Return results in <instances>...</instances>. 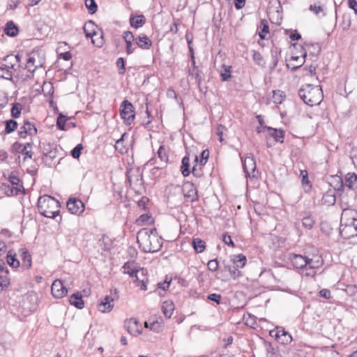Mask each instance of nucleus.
<instances>
[{
  "label": "nucleus",
  "instance_id": "obj_1",
  "mask_svg": "<svg viewBox=\"0 0 357 357\" xmlns=\"http://www.w3.org/2000/svg\"><path fill=\"white\" fill-rule=\"evenodd\" d=\"M137 243L142 247L144 252H156L162 246V238L158 236L155 228L140 229L137 236Z\"/></svg>",
  "mask_w": 357,
  "mask_h": 357
},
{
  "label": "nucleus",
  "instance_id": "obj_2",
  "mask_svg": "<svg viewBox=\"0 0 357 357\" xmlns=\"http://www.w3.org/2000/svg\"><path fill=\"white\" fill-rule=\"evenodd\" d=\"M340 233L344 238L357 236V211L349 208H343Z\"/></svg>",
  "mask_w": 357,
  "mask_h": 357
},
{
  "label": "nucleus",
  "instance_id": "obj_3",
  "mask_svg": "<svg viewBox=\"0 0 357 357\" xmlns=\"http://www.w3.org/2000/svg\"><path fill=\"white\" fill-rule=\"evenodd\" d=\"M298 96L307 105H318L323 100V91L319 86L307 84L298 90Z\"/></svg>",
  "mask_w": 357,
  "mask_h": 357
},
{
  "label": "nucleus",
  "instance_id": "obj_4",
  "mask_svg": "<svg viewBox=\"0 0 357 357\" xmlns=\"http://www.w3.org/2000/svg\"><path fill=\"white\" fill-rule=\"evenodd\" d=\"M38 208L42 215L50 218H54L60 212L59 201L47 195L38 198Z\"/></svg>",
  "mask_w": 357,
  "mask_h": 357
},
{
  "label": "nucleus",
  "instance_id": "obj_5",
  "mask_svg": "<svg viewBox=\"0 0 357 357\" xmlns=\"http://www.w3.org/2000/svg\"><path fill=\"white\" fill-rule=\"evenodd\" d=\"M127 181L135 193L141 195L144 189L142 175L138 170L127 172Z\"/></svg>",
  "mask_w": 357,
  "mask_h": 357
},
{
  "label": "nucleus",
  "instance_id": "obj_6",
  "mask_svg": "<svg viewBox=\"0 0 357 357\" xmlns=\"http://www.w3.org/2000/svg\"><path fill=\"white\" fill-rule=\"evenodd\" d=\"M120 116L126 125H130L135 117V109L128 100H123L120 106Z\"/></svg>",
  "mask_w": 357,
  "mask_h": 357
},
{
  "label": "nucleus",
  "instance_id": "obj_7",
  "mask_svg": "<svg viewBox=\"0 0 357 357\" xmlns=\"http://www.w3.org/2000/svg\"><path fill=\"white\" fill-rule=\"evenodd\" d=\"M128 274L132 278L135 280L134 282H137V286H140V289L146 291L147 289L146 282H148V278L146 277L147 271L143 268L137 269V270H131V271H128Z\"/></svg>",
  "mask_w": 357,
  "mask_h": 357
},
{
  "label": "nucleus",
  "instance_id": "obj_8",
  "mask_svg": "<svg viewBox=\"0 0 357 357\" xmlns=\"http://www.w3.org/2000/svg\"><path fill=\"white\" fill-rule=\"evenodd\" d=\"M96 24L92 21L87 22L84 26V31L86 38H91L92 43L96 45L97 47H101L103 45V37L101 36L97 41L93 38V37L97 36L96 32L95 31Z\"/></svg>",
  "mask_w": 357,
  "mask_h": 357
},
{
  "label": "nucleus",
  "instance_id": "obj_9",
  "mask_svg": "<svg viewBox=\"0 0 357 357\" xmlns=\"http://www.w3.org/2000/svg\"><path fill=\"white\" fill-rule=\"evenodd\" d=\"M43 67V61L40 59L39 53L33 51L28 54L26 68L28 71L33 73L37 68Z\"/></svg>",
  "mask_w": 357,
  "mask_h": 357
},
{
  "label": "nucleus",
  "instance_id": "obj_10",
  "mask_svg": "<svg viewBox=\"0 0 357 357\" xmlns=\"http://www.w3.org/2000/svg\"><path fill=\"white\" fill-rule=\"evenodd\" d=\"M118 298L117 290L114 289V295L105 296L98 305L100 312L105 313L112 311L114 307V301Z\"/></svg>",
  "mask_w": 357,
  "mask_h": 357
},
{
  "label": "nucleus",
  "instance_id": "obj_11",
  "mask_svg": "<svg viewBox=\"0 0 357 357\" xmlns=\"http://www.w3.org/2000/svg\"><path fill=\"white\" fill-rule=\"evenodd\" d=\"M66 206L70 213L78 215H81L85 208L84 203L77 198H70Z\"/></svg>",
  "mask_w": 357,
  "mask_h": 357
},
{
  "label": "nucleus",
  "instance_id": "obj_12",
  "mask_svg": "<svg viewBox=\"0 0 357 357\" xmlns=\"http://www.w3.org/2000/svg\"><path fill=\"white\" fill-rule=\"evenodd\" d=\"M243 162V167L246 176L255 177L256 162L253 156H247Z\"/></svg>",
  "mask_w": 357,
  "mask_h": 357
},
{
  "label": "nucleus",
  "instance_id": "obj_13",
  "mask_svg": "<svg viewBox=\"0 0 357 357\" xmlns=\"http://www.w3.org/2000/svg\"><path fill=\"white\" fill-rule=\"evenodd\" d=\"M51 291L54 297L61 298L67 294L68 289L61 280H56L52 284Z\"/></svg>",
  "mask_w": 357,
  "mask_h": 357
},
{
  "label": "nucleus",
  "instance_id": "obj_14",
  "mask_svg": "<svg viewBox=\"0 0 357 357\" xmlns=\"http://www.w3.org/2000/svg\"><path fill=\"white\" fill-rule=\"evenodd\" d=\"M37 134V129L33 124L29 121H24V125L18 131V135L21 138H25L26 135L34 136Z\"/></svg>",
  "mask_w": 357,
  "mask_h": 357
},
{
  "label": "nucleus",
  "instance_id": "obj_15",
  "mask_svg": "<svg viewBox=\"0 0 357 357\" xmlns=\"http://www.w3.org/2000/svg\"><path fill=\"white\" fill-rule=\"evenodd\" d=\"M307 258L301 255L290 254L289 260L296 268H303L307 265Z\"/></svg>",
  "mask_w": 357,
  "mask_h": 357
},
{
  "label": "nucleus",
  "instance_id": "obj_16",
  "mask_svg": "<svg viewBox=\"0 0 357 357\" xmlns=\"http://www.w3.org/2000/svg\"><path fill=\"white\" fill-rule=\"evenodd\" d=\"M183 195L188 198L190 202H194L197 199V190L194 188L193 184L186 183L183 187Z\"/></svg>",
  "mask_w": 357,
  "mask_h": 357
},
{
  "label": "nucleus",
  "instance_id": "obj_17",
  "mask_svg": "<svg viewBox=\"0 0 357 357\" xmlns=\"http://www.w3.org/2000/svg\"><path fill=\"white\" fill-rule=\"evenodd\" d=\"M157 154L161 161L162 165L158 166V167H155L154 168H153L152 169L153 174H155V171H157L160 169H162L163 167H165L168 162V155L167 154V151H166V149L164 146H160L159 149L158 150Z\"/></svg>",
  "mask_w": 357,
  "mask_h": 357
},
{
  "label": "nucleus",
  "instance_id": "obj_18",
  "mask_svg": "<svg viewBox=\"0 0 357 357\" xmlns=\"http://www.w3.org/2000/svg\"><path fill=\"white\" fill-rule=\"evenodd\" d=\"M264 129L267 131V135L273 137L275 142H283L284 136V130L281 129L278 130L271 127H265Z\"/></svg>",
  "mask_w": 357,
  "mask_h": 357
},
{
  "label": "nucleus",
  "instance_id": "obj_19",
  "mask_svg": "<svg viewBox=\"0 0 357 357\" xmlns=\"http://www.w3.org/2000/svg\"><path fill=\"white\" fill-rule=\"evenodd\" d=\"M9 271L8 269H4L0 272V294L8 289L10 282L9 278Z\"/></svg>",
  "mask_w": 357,
  "mask_h": 357
},
{
  "label": "nucleus",
  "instance_id": "obj_20",
  "mask_svg": "<svg viewBox=\"0 0 357 357\" xmlns=\"http://www.w3.org/2000/svg\"><path fill=\"white\" fill-rule=\"evenodd\" d=\"M135 40L137 46L143 50H149L152 45L151 40L144 33L140 34Z\"/></svg>",
  "mask_w": 357,
  "mask_h": 357
},
{
  "label": "nucleus",
  "instance_id": "obj_21",
  "mask_svg": "<svg viewBox=\"0 0 357 357\" xmlns=\"http://www.w3.org/2000/svg\"><path fill=\"white\" fill-rule=\"evenodd\" d=\"M128 331L133 335H137L141 333L140 326L139 321L135 319H130L127 324Z\"/></svg>",
  "mask_w": 357,
  "mask_h": 357
},
{
  "label": "nucleus",
  "instance_id": "obj_22",
  "mask_svg": "<svg viewBox=\"0 0 357 357\" xmlns=\"http://www.w3.org/2000/svg\"><path fill=\"white\" fill-rule=\"evenodd\" d=\"M70 305H74L78 309H82L84 306L82 296L79 292L72 294L69 298Z\"/></svg>",
  "mask_w": 357,
  "mask_h": 357
},
{
  "label": "nucleus",
  "instance_id": "obj_23",
  "mask_svg": "<svg viewBox=\"0 0 357 357\" xmlns=\"http://www.w3.org/2000/svg\"><path fill=\"white\" fill-rule=\"evenodd\" d=\"M20 256L22 258V266L29 269L31 267V257L28 250L26 249L20 250Z\"/></svg>",
  "mask_w": 357,
  "mask_h": 357
},
{
  "label": "nucleus",
  "instance_id": "obj_24",
  "mask_svg": "<svg viewBox=\"0 0 357 357\" xmlns=\"http://www.w3.org/2000/svg\"><path fill=\"white\" fill-rule=\"evenodd\" d=\"M14 55L10 54L7 55L3 58V61L5 63H2L0 66H3L6 70H10V72L17 71V68L13 62Z\"/></svg>",
  "mask_w": 357,
  "mask_h": 357
},
{
  "label": "nucleus",
  "instance_id": "obj_25",
  "mask_svg": "<svg viewBox=\"0 0 357 357\" xmlns=\"http://www.w3.org/2000/svg\"><path fill=\"white\" fill-rule=\"evenodd\" d=\"M1 190L4 191L7 196L17 195L20 192H22L19 187L10 186L6 183H2Z\"/></svg>",
  "mask_w": 357,
  "mask_h": 357
},
{
  "label": "nucleus",
  "instance_id": "obj_26",
  "mask_svg": "<svg viewBox=\"0 0 357 357\" xmlns=\"http://www.w3.org/2000/svg\"><path fill=\"white\" fill-rule=\"evenodd\" d=\"M174 310V304L172 301H165L162 305V311L165 317L169 319Z\"/></svg>",
  "mask_w": 357,
  "mask_h": 357
},
{
  "label": "nucleus",
  "instance_id": "obj_27",
  "mask_svg": "<svg viewBox=\"0 0 357 357\" xmlns=\"http://www.w3.org/2000/svg\"><path fill=\"white\" fill-rule=\"evenodd\" d=\"M19 32L18 27L15 24L13 21H8L4 28V33L10 37H15Z\"/></svg>",
  "mask_w": 357,
  "mask_h": 357
},
{
  "label": "nucleus",
  "instance_id": "obj_28",
  "mask_svg": "<svg viewBox=\"0 0 357 357\" xmlns=\"http://www.w3.org/2000/svg\"><path fill=\"white\" fill-rule=\"evenodd\" d=\"M146 22L145 17L142 15H131L130 17V24L131 26L138 29L139 27H142Z\"/></svg>",
  "mask_w": 357,
  "mask_h": 357
},
{
  "label": "nucleus",
  "instance_id": "obj_29",
  "mask_svg": "<svg viewBox=\"0 0 357 357\" xmlns=\"http://www.w3.org/2000/svg\"><path fill=\"white\" fill-rule=\"evenodd\" d=\"M282 331L281 335H274L275 339L283 344H289L292 341L291 335L287 332L284 329H280Z\"/></svg>",
  "mask_w": 357,
  "mask_h": 357
},
{
  "label": "nucleus",
  "instance_id": "obj_30",
  "mask_svg": "<svg viewBox=\"0 0 357 357\" xmlns=\"http://www.w3.org/2000/svg\"><path fill=\"white\" fill-rule=\"evenodd\" d=\"M231 261H233L234 266L241 268L245 266L247 259L246 257L242 254L233 255L231 258Z\"/></svg>",
  "mask_w": 357,
  "mask_h": 357
},
{
  "label": "nucleus",
  "instance_id": "obj_31",
  "mask_svg": "<svg viewBox=\"0 0 357 357\" xmlns=\"http://www.w3.org/2000/svg\"><path fill=\"white\" fill-rule=\"evenodd\" d=\"M357 181V175L355 173H348L344 178V184L349 189H353Z\"/></svg>",
  "mask_w": 357,
  "mask_h": 357
},
{
  "label": "nucleus",
  "instance_id": "obj_32",
  "mask_svg": "<svg viewBox=\"0 0 357 357\" xmlns=\"http://www.w3.org/2000/svg\"><path fill=\"white\" fill-rule=\"evenodd\" d=\"M8 181L10 182L13 186L19 187L21 188L23 193H24V188L23 187L22 181L20 179V178L14 173L12 172L8 178Z\"/></svg>",
  "mask_w": 357,
  "mask_h": 357
},
{
  "label": "nucleus",
  "instance_id": "obj_33",
  "mask_svg": "<svg viewBox=\"0 0 357 357\" xmlns=\"http://www.w3.org/2000/svg\"><path fill=\"white\" fill-rule=\"evenodd\" d=\"M192 246L196 252L202 253L205 250L206 243L202 239L196 238L192 240Z\"/></svg>",
  "mask_w": 357,
  "mask_h": 357
},
{
  "label": "nucleus",
  "instance_id": "obj_34",
  "mask_svg": "<svg viewBox=\"0 0 357 357\" xmlns=\"http://www.w3.org/2000/svg\"><path fill=\"white\" fill-rule=\"evenodd\" d=\"M231 66L223 64L220 70L222 81H228L231 77Z\"/></svg>",
  "mask_w": 357,
  "mask_h": 357
},
{
  "label": "nucleus",
  "instance_id": "obj_35",
  "mask_svg": "<svg viewBox=\"0 0 357 357\" xmlns=\"http://www.w3.org/2000/svg\"><path fill=\"white\" fill-rule=\"evenodd\" d=\"M181 171L183 176H188L190 174V158L188 156L183 158Z\"/></svg>",
  "mask_w": 357,
  "mask_h": 357
},
{
  "label": "nucleus",
  "instance_id": "obj_36",
  "mask_svg": "<svg viewBox=\"0 0 357 357\" xmlns=\"http://www.w3.org/2000/svg\"><path fill=\"white\" fill-rule=\"evenodd\" d=\"M323 204L327 206H332L335 204L336 202L335 196L330 192L325 193L321 199Z\"/></svg>",
  "mask_w": 357,
  "mask_h": 357
},
{
  "label": "nucleus",
  "instance_id": "obj_37",
  "mask_svg": "<svg viewBox=\"0 0 357 357\" xmlns=\"http://www.w3.org/2000/svg\"><path fill=\"white\" fill-rule=\"evenodd\" d=\"M7 263L13 268L19 267L20 263V261L16 259L15 253L13 254L12 251H9L7 255Z\"/></svg>",
  "mask_w": 357,
  "mask_h": 357
},
{
  "label": "nucleus",
  "instance_id": "obj_38",
  "mask_svg": "<svg viewBox=\"0 0 357 357\" xmlns=\"http://www.w3.org/2000/svg\"><path fill=\"white\" fill-rule=\"evenodd\" d=\"M17 128V123L16 121L10 119L6 121L5 133L10 134L14 132Z\"/></svg>",
  "mask_w": 357,
  "mask_h": 357
},
{
  "label": "nucleus",
  "instance_id": "obj_39",
  "mask_svg": "<svg viewBox=\"0 0 357 357\" xmlns=\"http://www.w3.org/2000/svg\"><path fill=\"white\" fill-rule=\"evenodd\" d=\"M260 29H261V31L259 33V36L260 38L265 39L266 34L269 31L268 24L266 20H261Z\"/></svg>",
  "mask_w": 357,
  "mask_h": 357
},
{
  "label": "nucleus",
  "instance_id": "obj_40",
  "mask_svg": "<svg viewBox=\"0 0 357 357\" xmlns=\"http://www.w3.org/2000/svg\"><path fill=\"white\" fill-rule=\"evenodd\" d=\"M31 144L26 143L24 145L23 149L21 151L22 155H24V160H26L27 158H32L33 153L31 151Z\"/></svg>",
  "mask_w": 357,
  "mask_h": 357
},
{
  "label": "nucleus",
  "instance_id": "obj_41",
  "mask_svg": "<svg viewBox=\"0 0 357 357\" xmlns=\"http://www.w3.org/2000/svg\"><path fill=\"white\" fill-rule=\"evenodd\" d=\"M225 268L228 270L231 276L233 278V279L236 280L240 277L242 276V273L240 271H238L239 268H237L236 266H225Z\"/></svg>",
  "mask_w": 357,
  "mask_h": 357
},
{
  "label": "nucleus",
  "instance_id": "obj_42",
  "mask_svg": "<svg viewBox=\"0 0 357 357\" xmlns=\"http://www.w3.org/2000/svg\"><path fill=\"white\" fill-rule=\"evenodd\" d=\"M85 6L90 14H94L98 9L95 0H85Z\"/></svg>",
  "mask_w": 357,
  "mask_h": 357
},
{
  "label": "nucleus",
  "instance_id": "obj_43",
  "mask_svg": "<svg viewBox=\"0 0 357 357\" xmlns=\"http://www.w3.org/2000/svg\"><path fill=\"white\" fill-rule=\"evenodd\" d=\"M252 59L255 63L260 66H264L265 62L264 61L263 56L259 52L253 50L252 51Z\"/></svg>",
  "mask_w": 357,
  "mask_h": 357
},
{
  "label": "nucleus",
  "instance_id": "obj_44",
  "mask_svg": "<svg viewBox=\"0 0 357 357\" xmlns=\"http://www.w3.org/2000/svg\"><path fill=\"white\" fill-rule=\"evenodd\" d=\"M273 101L275 104H280L284 100L285 96L284 93L280 90L273 91Z\"/></svg>",
  "mask_w": 357,
  "mask_h": 357
},
{
  "label": "nucleus",
  "instance_id": "obj_45",
  "mask_svg": "<svg viewBox=\"0 0 357 357\" xmlns=\"http://www.w3.org/2000/svg\"><path fill=\"white\" fill-rule=\"evenodd\" d=\"M22 109V106L20 103L16 102L15 103L11 109V116L13 118H18L21 114V110Z\"/></svg>",
  "mask_w": 357,
  "mask_h": 357
},
{
  "label": "nucleus",
  "instance_id": "obj_46",
  "mask_svg": "<svg viewBox=\"0 0 357 357\" xmlns=\"http://www.w3.org/2000/svg\"><path fill=\"white\" fill-rule=\"evenodd\" d=\"M13 73L10 70H6L3 66H0V78L12 80Z\"/></svg>",
  "mask_w": 357,
  "mask_h": 357
},
{
  "label": "nucleus",
  "instance_id": "obj_47",
  "mask_svg": "<svg viewBox=\"0 0 357 357\" xmlns=\"http://www.w3.org/2000/svg\"><path fill=\"white\" fill-rule=\"evenodd\" d=\"M194 73L195 75V78L197 81V83L199 84H201L202 80L203 79V74L200 70H199L197 68H195V70H193L192 71L190 69L189 70V75L193 77Z\"/></svg>",
  "mask_w": 357,
  "mask_h": 357
},
{
  "label": "nucleus",
  "instance_id": "obj_48",
  "mask_svg": "<svg viewBox=\"0 0 357 357\" xmlns=\"http://www.w3.org/2000/svg\"><path fill=\"white\" fill-rule=\"evenodd\" d=\"M67 120H68V118L66 116H64L62 114H60L59 116H58L57 121H56V125H57L58 128H59L61 130H65V123Z\"/></svg>",
  "mask_w": 357,
  "mask_h": 357
},
{
  "label": "nucleus",
  "instance_id": "obj_49",
  "mask_svg": "<svg viewBox=\"0 0 357 357\" xmlns=\"http://www.w3.org/2000/svg\"><path fill=\"white\" fill-rule=\"evenodd\" d=\"M340 26L342 30L346 31L348 30L351 26V19L349 16L343 15L342 22L340 23Z\"/></svg>",
  "mask_w": 357,
  "mask_h": 357
},
{
  "label": "nucleus",
  "instance_id": "obj_50",
  "mask_svg": "<svg viewBox=\"0 0 357 357\" xmlns=\"http://www.w3.org/2000/svg\"><path fill=\"white\" fill-rule=\"evenodd\" d=\"M322 264V260L318 259L317 260H314L313 259L307 258V265L310 268L315 269L319 268Z\"/></svg>",
  "mask_w": 357,
  "mask_h": 357
},
{
  "label": "nucleus",
  "instance_id": "obj_51",
  "mask_svg": "<svg viewBox=\"0 0 357 357\" xmlns=\"http://www.w3.org/2000/svg\"><path fill=\"white\" fill-rule=\"evenodd\" d=\"M302 223L305 228L310 229L313 227L314 222L312 217L306 216L303 218Z\"/></svg>",
  "mask_w": 357,
  "mask_h": 357
},
{
  "label": "nucleus",
  "instance_id": "obj_52",
  "mask_svg": "<svg viewBox=\"0 0 357 357\" xmlns=\"http://www.w3.org/2000/svg\"><path fill=\"white\" fill-rule=\"evenodd\" d=\"M171 282L172 279L166 276L165 280L163 282L158 283V288L166 291L169 289Z\"/></svg>",
  "mask_w": 357,
  "mask_h": 357
},
{
  "label": "nucleus",
  "instance_id": "obj_53",
  "mask_svg": "<svg viewBox=\"0 0 357 357\" xmlns=\"http://www.w3.org/2000/svg\"><path fill=\"white\" fill-rule=\"evenodd\" d=\"M83 149V146L81 144H77L72 151H71V155L75 158L77 159L79 158L81 154V151Z\"/></svg>",
  "mask_w": 357,
  "mask_h": 357
},
{
  "label": "nucleus",
  "instance_id": "obj_54",
  "mask_svg": "<svg viewBox=\"0 0 357 357\" xmlns=\"http://www.w3.org/2000/svg\"><path fill=\"white\" fill-rule=\"evenodd\" d=\"M151 216L149 214H142L137 219L136 223L140 226L143 225L148 222Z\"/></svg>",
  "mask_w": 357,
  "mask_h": 357
},
{
  "label": "nucleus",
  "instance_id": "obj_55",
  "mask_svg": "<svg viewBox=\"0 0 357 357\" xmlns=\"http://www.w3.org/2000/svg\"><path fill=\"white\" fill-rule=\"evenodd\" d=\"M116 66L119 68V73L120 75H123L126 71L125 68V61L123 58H119L116 61Z\"/></svg>",
  "mask_w": 357,
  "mask_h": 357
},
{
  "label": "nucleus",
  "instance_id": "obj_56",
  "mask_svg": "<svg viewBox=\"0 0 357 357\" xmlns=\"http://www.w3.org/2000/svg\"><path fill=\"white\" fill-rule=\"evenodd\" d=\"M149 328L152 331L158 333L162 330V325L160 322L153 321L150 324Z\"/></svg>",
  "mask_w": 357,
  "mask_h": 357
},
{
  "label": "nucleus",
  "instance_id": "obj_57",
  "mask_svg": "<svg viewBox=\"0 0 357 357\" xmlns=\"http://www.w3.org/2000/svg\"><path fill=\"white\" fill-rule=\"evenodd\" d=\"M123 38L124 39L126 43H132V41L135 40L132 33L128 31L123 33Z\"/></svg>",
  "mask_w": 357,
  "mask_h": 357
},
{
  "label": "nucleus",
  "instance_id": "obj_58",
  "mask_svg": "<svg viewBox=\"0 0 357 357\" xmlns=\"http://www.w3.org/2000/svg\"><path fill=\"white\" fill-rule=\"evenodd\" d=\"M207 266L210 271H215L218 267V262L216 259H212L208 262Z\"/></svg>",
  "mask_w": 357,
  "mask_h": 357
},
{
  "label": "nucleus",
  "instance_id": "obj_59",
  "mask_svg": "<svg viewBox=\"0 0 357 357\" xmlns=\"http://www.w3.org/2000/svg\"><path fill=\"white\" fill-rule=\"evenodd\" d=\"M226 130H227V128L221 124L218 125L217 127L216 134L219 137V140L221 142H223V138H222L223 132Z\"/></svg>",
  "mask_w": 357,
  "mask_h": 357
},
{
  "label": "nucleus",
  "instance_id": "obj_60",
  "mask_svg": "<svg viewBox=\"0 0 357 357\" xmlns=\"http://www.w3.org/2000/svg\"><path fill=\"white\" fill-rule=\"evenodd\" d=\"M310 10L317 15L324 11L322 6L316 4L310 5Z\"/></svg>",
  "mask_w": 357,
  "mask_h": 357
},
{
  "label": "nucleus",
  "instance_id": "obj_61",
  "mask_svg": "<svg viewBox=\"0 0 357 357\" xmlns=\"http://www.w3.org/2000/svg\"><path fill=\"white\" fill-rule=\"evenodd\" d=\"M345 291L349 295L355 296L357 294V287L355 285H348Z\"/></svg>",
  "mask_w": 357,
  "mask_h": 357
},
{
  "label": "nucleus",
  "instance_id": "obj_62",
  "mask_svg": "<svg viewBox=\"0 0 357 357\" xmlns=\"http://www.w3.org/2000/svg\"><path fill=\"white\" fill-rule=\"evenodd\" d=\"M300 176L302 177L301 182L303 185L309 183L308 174L306 170H301L300 173Z\"/></svg>",
  "mask_w": 357,
  "mask_h": 357
},
{
  "label": "nucleus",
  "instance_id": "obj_63",
  "mask_svg": "<svg viewBox=\"0 0 357 357\" xmlns=\"http://www.w3.org/2000/svg\"><path fill=\"white\" fill-rule=\"evenodd\" d=\"M133 264H134V262H130V261H128V262L125 263L122 267L123 269V273L128 274V273H127L128 271L130 272L131 270H136L135 268H133Z\"/></svg>",
  "mask_w": 357,
  "mask_h": 357
},
{
  "label": "nucleus",
  "instance_id": "obj_64",
  "mask_svg": "<svg viewBox=\"0 0 357 357\" xmlns=\"http://www.w3.org/2000/svg\"><path fill=\"white\" fill-rule=\"evenodd\" d=\"M221 298V295L218 294H211L208 296V299L215 302L217 304L220 303Z\"/></svg>",
  "mask_w": 357,
  "mask_h": 357
}]
</instances>
